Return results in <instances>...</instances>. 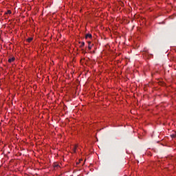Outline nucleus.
<instances>
[{
	"label": "nucleus",
	"instance_id": "f257e3e1",
	"mask_svg": "<svg viewBox=\"0 0 176 176\" xmlns=\"http://www.w3.org/2000/svg\"><path fill=\"white\" fill-rule=\"evenodd\" d=\"M91 47H93V44H91V41H88V49H89V50H91Z\"/></svg>",
	"mask_w": 176,
	"mask_h": 176
},
{
	"label": "nucleus",
	"instance_id": "f03ea898",
	"mask_svg": "<svg viewBox=\"0 0 176 176\" xmlns=\"http://www.w3.org/2000/svg\"><path fill=\"white\" fill-rule=\"evenodd\" d=\"M92 37H93V36H91V34H87L85 36V39H87V38H91Z\"/></svg>",
	"mask_w": 176,
	"mask_h": 176
},
{
	"label": "nucleus",
	"instance_id": "7ed1b4c3",
	"mask_svg": "<svg viewBox=\"0 0 176 176\" xmlns=\"http://www.w3.org/2000/svg\"><path fill=\"white\" fill-rule=\"evenodd\" d=\"M14 60H15L14 57L10 58L8 59V63H13Z\"/></svg>",
	"mask_w": 176,
	"mask_h": 176
},
{
	"label": "nucleus",
	"instance_id": "20e7f679",
	"mask_svg": "<svg viewBox=\"0 0 176 176\" xmlns=\"http://www.w3.org/2000/svg\"><path fill=\"white\" fill-rule=\"evenodd\" d=\"M85 46V42H82L81 45H80V47H83Z\"/></svg>",
	"mask_w": 176,
	"mask_h": 176
},
{
	"label": "nucleus",
	"instance_id": "39448f33",
	"mask_svg": "<svg viewBox=\"0 0 176 176\" xmlns=\"http://www.w3.org/2000/svg\"><path fill=\"white\" fill-rule=\"evenodd\" d=\"M7 14H12V11L11 10H8L7 11Z\"/></svg>",
	"mask_w": 176,
	"mask_h": 176
},
{
	"label": "nucleus",
	"instance_id": "423d86ee",
	"mask_svg": "<svg viewBox=\"0 0 176 176\" xmlns=\"http://www.w3.org/2000/svg\"><path fill=\"white\" fill-rule=\"evenodd\" d=\"M32 38H29L28 39V42H32Z\"/></svg>",
	"mask_w": 176,
	"mask_h": 176
},
{
	"label": "nucleus",
	"instance_id": "0eeeda50",
	"mask_svg": "<svg viewBox=\"0 0 176 176\" xmlns=\"http://www.w3.org/2000/svg\"><path fill=\"white\" fill-rule=\"evenodd\" d=\"M54 168H56V167H58V164H54Z\"/></svg>",
	"mask_w": 176,
	"mask_h": 176
},
{
	"label": "nucleus",
	"instance_id": "6e6552de",
	"mask_svg": "<svg viewBox=\"0 0 176 176\" xmlns=\"http://www.w3.org/2000/svg\"><path fill=\"white\" fill-rule=\"evenodd\" d=\"M171 137L172 138H175V135H172Z\"/></svg>",
	"mask_w": 176,
	"mask_h": 176
},
{
	"label": "nucleus",
	"instance_id": "1a4fd4ad",
	"mask_svg": "<svg viewBox=\"0 0 176 176\" xmlns=\"http://www.w3.org/2000/svg\"><path fill=\"white\" fill-rule=\"evenodd\" d=\"M74 149H76V146L74 148Z\"/></svg>",
	"mask_w": 176,
	"mask_h": 176
}]
</instances>
